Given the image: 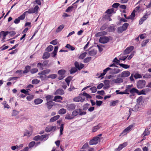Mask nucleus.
Returning a JSON list of instances; mask_svg holds the SVG:
<instances>
[{"mask_svg":"<svg viewBox=\"0 0 151 151\" xmlns=\"http://www.w3.org/2000/svg\"><path fill=\"white\" fill-rule=\"evenodd\" d=\"M39 9L38 6H36L34 8H32L29 9L27 11L25 12L18 18L20 20H23L25 18L26 13H27L29 14L37 13Z\"/></svg>","mask_w":151,"mask_h":151,"instance_id":"f257e3e1","label":"nucleus"},{"mask_svg":"<svg viewBox=\"0 0 151 151\" xmlns=\"http://www.w3.org/2000/svg\"><path fill=\"white\" fill-rule=\"evenodd\" d=\"M72 115L74 117L79 114L81 116L86 114V112L84 111H83L81 109H77L73 111L72 113Z\"/></svg>","mask_w":151,"mask_h":151,"instance_id":"f03ea898","label":"nucleus"},{"mask_svg":"<svg viewBox=\"0 0 151 151\" xmlns=\"http://www.w3.org/2000/svg\"><path fill=\"white\" fill-rule=\"evenodd\" d=\"M146 84L145 81L143 80H140L137 83V86L138 88H142L144 87Z\"/></svg>","mask_w":151,"mask_h":151,"instance_id":"7ed1b4c3","label":"nucleus"},{"mask_svg":"<svg viewBox=\"0 0 151 151\" xmlns=\"http://www.w3.org/2000/svg\"><path fill=\"white\" fill-rule=\"evenodd\" d=\"M133 126L132 125H130L128 127L125 129L123 132L120 134L119 136H120L122 135L124 136L129 131L131 130V129L132 128Z\"/></svg>","mask_w":151,"mask_h":151,"instance_id":"20e7f679","label":"nucleus"},{"mask_svg":"<svg viewBox=\"0 0 151 151\" xmlns=\"http://www.w3.org/2000/svg\"><path fill=\"white\" fill-rule=\"evenodd\" d=\"M100 140V139L98 137H94L89 142L90 145H92L97 144Z\"/></svg>","mask_w":151,"mask_h":151,"instance_id":"39448f33","label":"nucleus"},{"mask_svg":"<svg viewBox=\"0 0 151 151\" xmlns=\"http://www.w3.org/2000/svg\"><path fill=\"white\" fill-rule=\"evenodd\" d=\"M130 73L129 71H124L121 74H119L118 76L124 78L128 77L130 76Z\"/></svg>","mask_w":151,"mask_h":151,"instance_id":"423d86ee","label":"nucleus"},{"mask_svg":"<svg viewBox=\"0 0 151 151\" xmlns=\"http://www.w3.org/2000/svg\"><path fill=\"white\" fill-rule=\"evenodd\" d=\"M56 128L55 126H48L46 127L45 131L47 132L51 131H54L56 130Z\"/></svg>","mask_w":151,"mask_h":151,"instance_id":"0eeeda50","label":"nucleus"},{"mask_svg":"<svg viewBox=\"0 0 151 151\" xmlns=\"http://www.w3.org/2000/svg\"><path fill=\"white\" fill-rule=\"evenodd\" d=\"M109 40V38L103 36L101 37L99 39V41L101 43H106Z\"/></svg>","mask_w":151,"mask_h":151,"instance_id":"6e6552de","label":"nucleus"},{"mask_svg":"<svg viewBox=\"0 0 151 151\" xmlns=\"http://www.w3.org/2000/svg\"><path fill=\"white\" fill-rule=\"evenodd\" d=\"M123 80L122 78L117 76V78L116 79H114L112 81L113 83H119L123 82Z\"/></svg>","mask_w":151,"mask_h":151,"instance_id":"1a4fd4ad","label":"nucleus"},{"mask_svg":"<svg viewBox=\"0 0 151 151\" xmlns=\"http://www.w3.org/2000/svg\"><path fill=\"white\" fill-rule=\"evenodd\" d=\"M151 91V89L149 88L143 89L140 91H139V95H146Z\"/></svg>","mask_w":151,"mask_h":151,"instance_id":"9d476101","label":"nucleus"},{"mask_svg":"<svg viewBox=\"0 0 151 151\" xmlns=\"http://www.w3.org/2000/svg\"><path fill=\"white\" fill-rule=\"evenodd\" d=\"M127 145V142H125L124 143L120 144L118 147L116 148L115 150V151H119L121 150L122 148L126 147Z\"/></svg>","mask_w":151,"mask_h":151,"instance_id":"9b49d317","label":"nucleus"},{"mask_svg":"<svg viewBox=\"0 0 151 151\" xmlns=\"http://www.w3.org/2000/svg\"><path fill=\"white\" fill-rule=\"evenodd\" d=\"M134 47L133 46H131L127 48L124 52V55H126L130 53L134 49Z\"/></svg>","mask_w":151,"mask_h":151,"instance_id":"f8f14e48","label":"nucleus"},{"mask_svg":"<svg viewBox=\"0 0 151 151\" xmlns=\"http://www.w3.org/2000/svg\"><path fill=\"white\" fill-rule=\"evenodd\" d=\"M85 99L84 98H83L82 97L80 96L74 98L73 99V100L75 102L81 101L83 102L84 101Z\"/></svg>","mask_w":151,"mask_h":151,"instance_id":"ddd939ff","label":"nucleus"},{"mask_svg":"<svg viewBox=\"0 0 151 151\" xmlns=\"http://www.w3.org/2000/svg\"><path fill=\"white\" fill-rule=\"evenodd\" d=\"M75 65L76 68L78 69L79 70H80L84 66V65L82 63L79 64V63L77 61L75 62Z\"/></svg>","mask_w":151,"mask_h":151,"instance_id":"4468645a","label":"nucleus"},{"mask_svg":"<svg viewBox=\"0 0 151 151\" xmlns=\"http://www.w3.org/2000/svg\"><path fill=\"white\" fill-rule=\"evenodd\" d=\"M76 105L73 104H68L67 105V108L68 110L72 111L75 109Z\"/></svg>","mask_w":151,"mask_h":151,"instance_id":"2eb2a0df","label":"nucleus"},{"mask_svg":"<svg viewBox=\"0 0 151 151\" xmlns=\"http://www.w3.org/2000/svg\"><path fill=\"white\" fill-rule=\"evenodd\" d=\"M49 134H45L42 135L40 136V140L41 141H45L47 140L48 138Z\"/></svg>","mask_w":151,"mask_h":151,"instance_id":"dca6fc26","label":"nucleus"},{"mask_svg":"<svg viewBox=\"0 0 151 151\" xmlns=\"http://www.w3.org/2000/svg\"><path fill=\"white\" fill-rule=\"evenodd\" d=\"M54 104V103L52 101H47L46 104L47 106V108L48 109H50L52 107Z\"/></svg>","mask_w":151,"mask_h":151,"instance_id":"f3484780","label":"nucleus"},{"mask_svg":"<svg viewBox=\"0 0 151 151\" xmlns=\"http://www.w3.org/2000/svg\"><path fill=\"white\" fill-rule=\"evenodd\" d=\"M64 93V92L63 90L60 88L57 90L55 93V95H62Z\"/></svg>","mask_w":151,"mask_h":151,"instance_id":"a211bd4d","label":"nucleus"},{"mask_svg":"<svg viewBox=\"0 0 151 151\" xmlns=\"http://www.w3.org/2000/svg\"><path fill=\"white\" fill-rule=\"evenodd\" d=\"M111 69V68L109 67L106 68L103 70V73H100V75L98 77V78H100L102 76H104L106 73L107 71Z\"/></svg>","mask_w":151,"mask_h":151,"instance_id":"6ab92c4d","label":"nucleus"},{"mask_svg":"<svg viewBox=\"0 0 151 151\" xmlns=\"http://www.w3.org/2000/svg\"><path fill=\"white\" fill-rule=\"evenodd\" d=\"M62 99L63 98L61 96H56L55 97L53 101L56 102H61V100H62Z\"/></svg>","mask_w":151,"mask_h":151,"instance_id":"aec40b11","label":"nucleus"},{"mask_svg":"<svg viewBox=\"0 0 151 151\" xmlns=\"http://www.w3.org/2000/svg\"><path fill=\"white\" fill-rule=\"evenodd\" d=\"M149 129L148 128H146L144 132H143V134H142V136H143V140L145 139V137H144L146 136H147L149 135L150 134V131H149Z\"/></svg>","mask_w":151,"mask_h":151,"instance_id":"412c9836","label":"nucleus"},{"mask_svg":"<svg viewBox=\"0 0 151 151\" xmlns=\"http://www.w3.org/2000/svg\"><path fill=\"white\" fill-rule=\"evenodd\" d=\"M133 86V85H127L126 86V88L125 90V92H126L128 93V94H129V92L130 93V91L131 90V89H132V87Z\"/></svg>","mask_w":151,"mask_h":151,"instance_id":"4be33fe9","label":"nucleus"},{"mask_svg":"<svg viewBox=\"0 0 151 151\" xmlns=\"http://www.w3.org/2000/svg\"><path fill=\"white\" fill-rule=\"evenodd\" d=\"M43 101V100L40 98H37L35 99L34 101V102L35 105H38L41 104Z\"/></svg>","mask_w":151,"mask_h":151,"instance_id":"5701e85b","label":"nucleus"},{"mask_svg":"<svg viewBox=\"0 0 151 151\" xmlns=\"http://www.w3.org/2000/svg\"><path fill=\"white\" fill-rule=\"evenodd\" d=\"M60 117V116L59 115L55 116L51 118L50 120V122H53L56 120H58Z\"/></svg>","mask_w":151,"mask_h":151,"instance_id":"b1692460","label":"nucleus"},{"mask_svg":"<svg viewBox=\"0 0 151 151\" xmlns=\"http://www.w3.org/2000/svg\"><path fill=\"white\" fill-rule=\"evenodd\" d=\"M131 93L134 94V93H137L139 95V91L136 88H132L131 90L130 91Z\"/></svg>","mask_w":151,"mask_h":151,"instance_id":"393cba45","label":"nucleus"},{"mask_svg":"<svg viewBox=\"0 0 151 151\" xmlns=\"http://www.w3.org/2000/svg\"><path fill=\"white\" fill-rule=\"evenodd\" d=\"M74 117L73 115L72 114H67L65 117V119H67L70 120L74 118Z\"/></svg>","mask_w":151,"mask_h":151,"instance_id":"a878e982","label":"nucleus"},{"mask_svg":"<svg viewBox=\"0 0 151 151\" xmlns=\"http://www.w3.org/2000/svg\"><path fill=\"white\" fill-rule=\"evenodd\" d=\"M101 127L100 124H99L97 125L94 127L92 129V131L93 132H96Z\"/></svg>","mask_w":151,"mask_h":151,"instance_id":"bb28decb","label":"nucleus"},{"mask_svg":"<svg viewBox=\"0 0 151 151\" xmlns=\"http://www.w3.org/2000/svg\"><path fill=\"white\" fill-rule=\"evenodd\" d=\"M31 69V67L29 65L26 66L24 68V70L23 71V73L24 74H25L29 72V70Z\"/></svg>","mask_w":151,"mask_h":151,"instance_id":"cd10ccee","label":"nucleus"},{"mask_svg":"<svg viewBox=\"0 0 151 151\" xmlns=\"http://www.w3.org/2000/svg\"><path fill=\"white\" fill-rule=\"evenodd\" d=\"M50 56V54L48 52H45L43 55L42 58L44 59H46L48 58Z\"/></svg>","mask_w":151,"mask_h":151,"instance_id":"c85d7f7f","label":"nucleus"},{"mask_svg":"<svg viewBox=\"0 0 151 151\" xmlns=\"http://www.w3.org/2000/svg\"><path fill=\"white\" fill-rule=\"evenodd\" d=\"M97 52V51L95 50H93L89 52L88 53L90 56L95 55Z\"/></svg>","mask_w":151,"mask_h":151,"instance_id":"c756f323","label":"nucleus"},{"mask_svg":"<svg viewBox=\"0 0 151 151\" xmlns=\"http://www.w3.org/2000/svg\"><path fill=\"white\" fill-rule=\"evenodd\" d=\"M9 33V32L8 31L5 32L4 31H2L1 32V34L3 36V39L4 40L5 39L6 36Z\"/></svg>","mask_w":151,"mask_h":151,"instance_id":"7c9ffc66","label":"nucleus"},{"mask_svg":"<svg viewBox=\"0 0 151 151\" xmlns=\"http://www.w3.org/2000/svg\"><path fill=\"white\" fill-rule=\"evenodd\" d=\"M66 112V110L65 109H60L58 111V114H64Z\"/></svg>","mask_w":151,"mask_h":151,"instance_id":"2f4dec72","label":"nucleus"},{"mask_svg":"<svg viewBox=\"0 0 151 151\" xmlns=\"http://www.w3.org/2000/svg\"><path fill=\"white\" fill-rule=\"evenodd\" d=\"M64 26L63 24H62L60 25L56 30V32L58 33L61 31V30L64 27Z\"/></svg>","mask_w":151,"mask_h":151,"instance_id":"473e14b6","label":"nucleus"},{"mask_svg":"<svg viewBox=\"0 0 151 151\" xmlns=\"http://www.w3.org/2000/svg\"><path fill=\"white\" fill-rule=\"evenodd\" d=\"M80 95L85 96L88 99H91L92 98V97L90 95L85 92H83L82 93L80 94Z\"/></svg>","mask_w":151,"mask_h":151,"instance_id":"72a5a7b5","label":"nucleus"},{"mask_svg":"<svg viewBox=\"0 0 151 151\" xmlns=\"http://www.w3.org/2000/svg\"><path fill=\"white\" fill-rule=\"evenodd\" d=\"M146 15H144L140 19L139 21V24H142L144 21L147 19V17H146Z\"/></svg>","mask_w":151,"mask_h":151,"instance_id":"f704fd0d","label":"nucleus"},{"mask_svg":"<svg viewBox=\"0 0 151 151\" xmlns=\"http://www.w3.org/2000/svg\"><path fill=\"white\" fill-rule=\"evenodd\" d=\"M53 98V96L50 95H48L45 97L47 102L49 101H52L51 100Z\"/></svg>","mask_w":151,"mask_h":151,"instance_id":"c9c22d12","label":"nucleus"},{"mask_svg":"<svg viewBox=\"0 0 151 151\" xmlns=\"http://www.w3.org/2000/svg\"><path fill=\"white\" fill-rule=\"evenodd\" d=\"M77 71V69L76 67H73L70 70V73L71 74L76 73Z\"/></svg>","mask_w":151,"mask_h":151,"instance_id":"e433bc0d","label":"nucleus"},{"mask_svg":"<svg viewBox=\"0 0 151 151\" xmlns=\"http://www.w3.org/2000/svg\"><path fill=\"white\" fill-rule=\"evenodd\" d=\"M65 70H60L58 72V74L60 75L63 76H65Z\"/></svg>","mask_w":151,"mask_h":151,"instance_id":"4c0bfd02","label":"nucleus"},{"mask_svg":"<svg viewBox=\"0 0 151 151\" xmlns=\"http://www.w3.org/2000/svg\"><path fill=\"white\" fill-rule=\"evenodd\" d=\"M37 67H38L40 70H42L44 69V66L42 65V63H38L37 65Z\"/></svg>","mask_w":151,"mask_h":151,"instance_id":"58836bf2","label":"nucleus"},{"mask_svg":"<svg viewBox=\"0 0 151 151\" xmlns=\"http://www.w3.org/2000/svg\"><path fill=\"white\" fill-rule=\"evenodd\" d=\"M135 16V13L132 12L131 14L128 17V19L133 20Z\"/></svg>","mask_w":151,"mask_h":151,"instance_id":"ea45409f","label":"nucleus"},{"mask_svg":"<svg viewBox=\"0 0 151 151\" xmlns=\"http://www.w3.org/2000/svg\"><path fill=\"white\" fill-rule=\"evenodd\" d=\"M119 65L120 66L125 69L128 68L130 67V66L129 65H128L127 64H124L122 63L119 64Z\"/></svg>","mask_w":151,"mask_h":151,"instance_id":"a19ab883","label":"nucleus"},{"mask_svg":"<svg viewBox=\"0 0 151 151\" xmlns=\"http://www.w3.org/2000/svg\"><path fill=\"white\" fill-rule=\"evenodd\" d=\"M64 124H62L60 125V135H62L63 134V130Z\"/></svg>","mask_w":151,"mask_h":151,"instance_id":"79ce46f5","label":"nucleus"},{"mask_svg":"<svg viewBox=\"0 0 151 151\" xmlns=\"http://www.w3.org/2000/svg\"><path fill=\"white\" fill-rule=\"evenodd\" d=\"M134 77L135 79H137L142 78V76L140 74L137 73L135 74Z\"/></svg>","mask_w":151,"mask_h":151,"instance_id":"37998d69","label":"nucleus"},{"mask_svg":"<svg viewBox=\"0 0 151 151\" xmlns=\"http://www.w3.org/2000/svg\"><path fill=\"white\" fill-rule=\"evenodd\" d=\"M57 75L55 74L50 75L47 76L48 78H51L52 79L55 78L57 77Z\"/></svg>","mask_w":151,"mask_h":151,"instance_id":"c03bdc74","label":"nucleus"},{"mask_svg":"<svg viewBox=\"0 0 151 151\" xmlns=\"http://www.w3.org/2000/svg\"><path fill=\"white\" fill-rule=\"evenodd\" d=\"M53 47L52 45L48 46L46 48V50L48 52H50L53 50Z\"/></svg>","mask_w":151,"mask_h":151,"instance_id":"a18cd8bd","label":"nucleus"},{"mask_svg":"<svg viewBox=\"0 0 151 151\" xmlns=\"http://www.w3.org/2000/svg\"><path fill=\"white\" fill-rule=\"evenodd\" d=\"M87 54V53L86 52H84L82 54H81L80 55L79 57V58L80 59H83L86 56Z\"/></svg>","mask_w":151,"mask_h":151,"instance_id":"49530a36","label":"nucleus"},{"mask_svg":"<svg viewBox=\"0 0 151 151\" xmlns=\"http://www.w3.org/2000/svg\"><path fill=\"white\" fill-rule=\"evenodd\" d=\"M116 93L117 94H128L126 92H125V91H119V90H116Z\"/></svg>","mask_w":151,"mask_h":151,"instance_id":"de8ad7c7","label":"nucleus"},{"mask_svg":"<svg viewBox=\"0 0 151 151\" xmlns=\"http://www.w3.org/2000/svg\"><path fill=\"white\" fill-rule=\"evenodd\" d=\"M31 134H32V133L31 132H30L29 131L27 130L24 132V136H27L28 137H29Z\"/></svg>","mask_w":151,"mask_h":151,"instance_id":"09e8293b","label":"nucleus"},{"mask_svg":"<svg viewBox=\"0 0 151 151\" xmlns=\"http://www.w3.org/2000/svg\"><path fill=\"white\" fill-rule=\"evenodd\" d=\"M38 70L37 68H33L31 70L30 72L32 74H34L37 72Z\"/></svg>","mask_w":151,"mask_h":151,"instance_id":"8fccbe9b","label":"nucleus"},{"mask_svg":"<svg viewBox=\"0 0 151 151\" xmlns=\"http://www.w3.org/2000/svg\"><path fill=\"white\" fill-rule=\"evenodd\" d=\"M73 7V6H70L68 7L66 10L65 12H71L72 11Z\"/></svg>","mask_w":151,"mask_h":151,"instance_id":"3c124183","label":"nucleus"},{"mask_svg":"<svg viewBox=\"0 0 151 151\" xmlns=\"http://www.w3.org/2000/svg\"><path fill=\"white\" fill-rule=\"evenodd\" d=\"M36 144L35 142L32 141L31 142L29 145V147L31 148L32 147Z\"/></svg>","mask_w":151,"mask_h":151,"instance_id":"603ef678","label":"nucleus"},{"mask_svg":"<svg viewBox=\"0 0 151 151\" xmlns=\"http://www.w3.org/2000/svg\"><path fill=\"white\" fill-rule=\"evenodd\" d=\"M2 104L4 105V108H7V109L9 108V106L7 104L6 101H4L3 102Z\"/></svg>","mask_w":151,"mask_h":151,"instance_id":"864d4df0","label":"nucleus"},{"mask_svg":"<svg viewBox=\"0 0 151 151\" xmlns=\"http://www.w3.org/2000/svg\"><path fill=\"white\" fill-rule=\"evenodd\" d=\"M91 57H88L85 58L84 60V62L85 63H87L89 62L91 59Z\"/></svg>","mask_w":151,"mask_h":151,"instance_id":"5fc2aeb1","label":"nucleus"},{"mask_svg":"<svg viewBox=\"0 0 151 151\" xmlns=\"http://www.w3.org/2000/svg\"><path fill=\"white\" fill-rule=\"evenodd\" d=\"M135 52L134 51H133L132 52L130 56H128V59L129 60L131 59L133 57L135 54Z\"/></svg>","mask_w":151,"mask_h":151,"instance_id":"6e6d98bb","label":"nucleus"},{"mask_svg":"<svg viewBox=\"0 0 151 151\" xmlns=\"http://www.w3.org/2000/svg\"><path fill=\"white\" fill-rule=\"evenodd\" d=\"M135 52L134 51H133L132 52L130 56H128V59L129 60L131 59L133 57L135 54Z\"/></svg>","mask_w":151,"mask_h":151,"instance_id":"4d7b16f0","label":"nucleus"},{"mask_svg":"<svg viewBox=\"0 0 151 151\" xmlns=\"http://www.w3.org/2000/svg\"><path fill=\"white\" fill-rule=\"evenodd\" d=\"M129 25L127 23H124L122 26V27L124 29V30H126L127 29V27Z\"/></svg>","mask_w":151,"mask_h":151,"instance_id":"13d9d810","label":"nucleus"},{"mask_svg":"<svg viewBox=\"0 0 151 151\" xmlns=\"http://www.w3.org/2000/svg\"><path fill=\"white\" fill-rule=\"evenodd\" d=\"M34 98V96L32 95H30L27 96L26 99L28 101H31Z\"/></svg>","mask_w":151,"mask_h":151,"instance_id":"bf43d9fd","label":"nucleus"},{"mask_svg":"<svg viewBox=\"0 0 151 151\" xmlns=\"http://www.w3.org/2000/svg\"><path fill=\"white\" fill-rule=\"evenodd\" d=\"M90 89L92 93H95L97 91L96 88V87L93 86L90 88Z\"/></svg>","mask_w":151,"mask_h":151,"instance_id":"052dcab7","label":"nucleus"},{"mask_svg":"<svg viewBox=\"0 0 151 151\" xmlns=\"http://www.w3.org/2000/svg\"><path fill=\"white\" fill-rule=\"evenodd\" d=\"M140 8V7L139 6H137L133 10V12L135 13L136 12H139V9Z\"/></svg>","mask_w":151,"mask_h":151,"instance_id":"680f3d73","label":"nucleus"},{"mask_svg":"<svg viewBox=\"0 0 151 151\" xmlns=\"http://www.w3.org/2000/svg\"><path fill=\"white\" fill-rule=\"evenodd\" d=\"M114 73L115 74H117L120 72L121 71V70H120L118 68H114Z\"/></svg>","mask_w":151,"mask_h":151,"instance_id":"e2e57ef3","label":"nucleus"},{"mask_svg":"<svg viewBox=\"0 0 151 151\" xmlns=\"http://www.w3.org/2000/svg\"><path fill=\"white\" fill-rule=\"evenodd\" d=\"M114 9H108L106 12V13L108 14H110L111 13L114 12Z\"/></svg>","mask_w":151,"mask_h":151,"instance_id":"0e129e2a","label":"nucleus"},{"mask_svg":"<svg viewBox=\"0 0 151 151\" xmlns=\"http://www.w3.org/2000/svg\"><path fill=\"white\" fill-rule=\"evenodd\" d=\"M151 77V75L149 74H146L143 76V78H149Z\"/></svg>","mask_w":151,"mask_h":151,"instance_id":"69168bd1","label":"nucleus"},{"mask_svg":"<svg viewBox=\"0 0 151 151\" xmlns=\"http://www.w3.org/2000/svg\"><path fill=\"white\" fill-rule=\"evenodd\" d=\"M118 32L119 33L122 32L123 31H124L122 27H119L118 29Z\"/></svg>","mask_w":151,"mask_h":151,"instance_id":"338daca9","label":"nucleus"},{"mask_svg":"<svg viewBox=\"0 0 151 151\" xmlns=\"http://www.w3.org/2000/svg\"><path fill=\"white\" fill-rule=\"evenodd\" d=\"M39 81L37 79H34L32 80V83L33 84H36L38 83Z\"/></svg>","mask_w":151,"mask_h":151,"instance_id":"774afa93","label":"nucleus"}]
</instances>
